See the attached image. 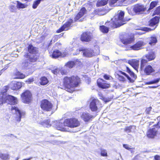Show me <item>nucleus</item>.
Masks as SVG:
<instances>
[{
  "label": "nucleus",
  "instance_id": "31",
  "mask_svg": "<svg viewBox=\"0 0 160 160\" xmlns=\"http://www.w3.org/2000/svg\"><path fill=\"white\" fill-rule=\"evenodd\" d=\"M41 124L44 127H50L51 125L49 120H47L44 121L42 122H41Z\"/></svg>",
  "mask_w": 160,
  "mask_h": 160
},
{
  "label": "nucleus",
  "instance_id": "19",
  "mask_svg": "<svg viewBox=\"0 0 160 160\" xmlns=\"http://www.w3.org/2000/svg\"><path fill=\"white\" fill-rule=\"evenodd\" d=\"M106 81L101 78H99L97 81L98 87L102 88H106L110 87V85L106 83Z\"/></svg>",
  "mask_w": 160,
  "mask_h": 160
},
{
  "label": "nucleus",
  "instance_id": "57",
  "mask_svg": "<svg viewBox=\"0 0 160 160\" xmlns=\"http://www.w3.org/2000/svg\"><path fill=\"white\" fill-rule=\"evenodd\" d=\"M19 159V158H17L15 160H18Z\"/></svg>",
  "mask_w": 160,
  "mask_h": 160
},
{
  "label": "nucleus",
  "instance_id": "52",
  "mask_svg": "<svg viewBox=\"0 0 160 160\" xmlns=\"http://www.w3.org/2000/svg\"><path fill=\"white\" fill-rule=\"evenodd\" d=\"M118 0H110V2L112 4H114L116 3Z\"/></svg>",
  "mask_w": 160,
  "mask_h": 160
},
{
  "label": "nucleus",
  "instance_id": "36",
  "mask_svg": "<svg viewBox=\"0 0 160 160\" xmlns=\"http://www.w3.org/2000/svg\"><path fill=\"white\" fill-rule=\"evenodd\" d=\"M42 0H37L36 1L34 2L32 5V8L33 9H36L37 8L38 6Z\"/></svg>",
  "mask_w": 160,
  "mask_h": 160
},
{
  "label": "nucleus",
  "instance_id": "27",
  "mask_svg": "<svg viewBox=\"0 0 160 160\" xmlns=\"http://www.w3.org/2000/svg\"><path fill=\"white\" fill-rule=\"evenodd\" d=\"M0 158L2 160H8L9 159V156L7 153H0Z\"/></svg>",
  "mask_w": 160,
  "mask_h": 160
},
{
  "label": "nucleus",
  "instance_id": "33",
  "mask_svg": "<svg viewBox=\"0 0 160 160\" xmlns=\"http://www.w3.org/2000/svg\"><path fill=\"white\" fill-rule=\"evenodd\" d=\"M17 7L18 8H24L27 7L24 4L18 1H17Z\"/></svg>",
  "mask_w": 160,
  "mask_h": 160
},
{
  "label": "nucleus",
  "instance_id": "45",
  "mask_svg": "<svg viewBox=\"0 0 160 160\" xmlns=\"http://www.w3.org/2000/svg\"><path fill=\"white\" fill-rule=\"evenodd\" d=\"M132 128V126H130L127 127L125 129V131L128 133H129L131 132V129Z\"/></svg>",
  "mask_w": 160,
  "mask_h": 160
},
{
  "label": "nucleus",
  "instance_id": "41",
  "mask_svg": "<svg viewBox=\"0 0 160 160\" xmlns=\"http://www.w3.org/2000/svg\"><path fill=\"white\" fill-rule=\"evenodd\" d=\"M101 155L102 156H107V152L105 150H101Z\"/></svg>",
  "mask_w": 160,
  "mask_h": 160
},
{
  "label": "nucleus",
  "instance_id": "39",
  "mask_svg": "<svg viewBox=\"0 0 160 160\" xmlns=\"http://www.w3.org/2000/svg\"><path fill=\"white\" fill-rule=\"evenodd\" d=\"M103 77L104 79L107 80H113V78L110 75H108L107 74H105L104 76Z\"/></svg>",
  "mask_w": 160,
  "mask_h": 160
},
{
  "label": "nucleus",
  "instance_id": "16",
  "mask_svg": "<svg viewBox=\"0 0 160 160\" xmlns=\"http://www.w3.org/2000/svg\"><path fill=\"white\" fill-rule=\"evenodd\" d=\"M73 20L72 19H69L65 24L63 25L57 31V32L59 33L64 30L67 31L68 30Z\"/></svg>",
  "mask_w": 160,
  "mask_h": 160
},
{
  "label": "nucleus",
  "instance_id": "11",
  "mask_svg": "<svg viewBox=\"0 0 160 160\" xmlns=\"http://www.w3.org/2000/svg\"><path fill=\"white\" fill-rule=\"evenodd\" d=\"M11 110L12 113H15L16 114V119L17 121H20L21 118L24 117L25 114V112L20 111L15 106H12Z\"/></svg>",
  "mask_w": 160,
  "mask_h": 160
},
{
  "label": "nucleus",
  "instance_id": "9",
  "mask_svg": "<svg viewBox=\"0 0 160 160\" xmlns=\"http://www.w3.org/2000/svg\"><path fill=\"white\" fill-rule=\"evenodd\" d=\"M64 125L71 128H74L78 127L80 125V123L75 118L67 119L64 121Z\"/></svg>",
  "mask_w": 160,
  "mask_h": 160
},
{
  "label": "nucleus",
  "instance_id": "4",
  "mask_svg": "<svg viewBox=\"0 0 160 160\" xmlns=\"http://www.w3.org/2000/svg\"><path fill=\"white\" fill-rule=\"evenodd\" d=\"M80 82V78L77 76H72L71 78L66 77L63 79L64 85L68 88L76 87Z\"/></svg>",
  "mask_w": 160,
  "mask_h": 160
},
{
  "label": "nucleus",
  "instance_id": "14",
  "mask_svg": "<svg viewBox=\"0 0 160 160\" xmlns=\"http://www.w3.org/2000/svg\"><path fill=\"white\" fill-rule=\"evenodd\" d=\"M41 107L44 110L47 111H50L52 110V105L48 100L45 99L42 101L41 104Z\"/></svg>",
  "mask_w": 160,
  "mask_h": 160
},
{
  "label": "nucleus",
  "instance_id": "15",
  "mask_svg": "<svg viewBox=\"0 0 160 160\" xmlns=\"http://www.w3.org/2000/svg\"><path fill=\"white\" fill-rule=\"evenodd\" d=\"M92 37V34L90 32H85L82 34L81 40L82 41L88 42L91 40Z\"/></svg>",
  "mask_w": 160,
  "mask_h": 160
},
{
  "label": "nucleus",
  "instance_id": "42",
  "mask_svg": "<svg viewBox=\"0 0 160 160\" xmlns=\"http://www.w3.org/2000/svg\"><path fill=\"white\" fill-rule=\"evenodd\" d=\"M160 80V78H158L154 80H153L150 82L149 83H150V84H151L156 83H157L158 82H159V81Z\"/></svg>",
  "mask_w": 160,
  "mask_h": 160
},
{
  "label": "nucleus",
  "instance_id": "47",
  "mask_svg": "<svg viewBox=\"0 0 160 160\" xmlns=\"http://www.w3.org/2000/svg\"><path fill=\"white\" fill-rule=\"evenodd\" d=\"M118 79L120 81L124 82L125 81V78L123 76L120 75H118Z\"/></svg>",
  "mask_w": 160,
  "mask_h": 160
},
{
  "label": "nucleus",
  "instance_id": "1",
  "mask_svg": "<svg viewBox=\"0 0 160 160\" xmlns=\"http://www.w3.org/2000/svg\"><path fill=\"white\" fill-rule=\"evenodd\" d=\"M124 12L121 11H118L114 17L112 18L110 22H107L105 25H108L111 27L117 28L125 23L126 20L124 19Z\"/></svg>",
  "mask_w": 160,
  "mask_h": 160
},
{
  "label": "nucleus",
  "instance_id": "23",
  "mask_svg": "<svg viewBox=\"0 0 160 160\" xmlns=\"http://www.w3.org/2000/svg\"><path fill=\"white\" fill-rule=\"evenodd\" d=\"M128 63L138 72L139 67V61L136 59H132L128 61Z\"/></svg>",
  "mask_w": 160,
  "mask_h": 160
},
{
  "label": "nucleus",
  "instance_id": "60",
  "mask_svg": "<svg viewBox=\"0 0 160 160\" xmlns=\"http://www.w3.org/2000/svg\"><path fill=\"white\" fill-rule=\"evenodd\" d=\"M11 7H14V6H11Z\"/></svg>",
  "mask_w": 160,
  "mask_h": 160
},
{
  "label": "nucleus",
  "instance_id": "30",
  "mask_svg": "<svg viewBox=\"0 0 160 160\" xmlns=\"http://www.w3.org/2000/svg\"><path fill=\"white\" fill-rule=\"evenodd\" d=\"M146 58L148 61L153 60L155 58L154 54L153 52H151L147 55L146 56Z\"/></svg>",
  "mask_w": 160,
  "mask_h": 160
},
{
  "label": "nucleus",
  "instance_id": "53",
  "mask_svg": "<svg viewBox=\"0 0 160 160\" xmlns=\"http://www.w3.org/2000/svg\"><path fill=\"white\" fill-rule=\"evenodd\" d=\"M8 67V65H6L5 67H4V68L3 69H2V70H3V72L5 70H6V69H7Z\"/></svg>",
  "mask_w": 160,
  "mask_h": 160
},
{
  "label": "nucleus",
  "instance_id": "29",
  "mask_svg": "<svg viewBox=\"0 0 160 160\" xmlns=\"http://www.w3.org/2000/svg\"><path fill=\"white\" fill-rule=\"evenodd\" d=\"M100 29L104 33H107L109 31V28L104 25L100 26Z\"/></svg>",
  "mask_w": 160,
  "mask_h": 160
},
{
  "label": "nucleus",
  "instance_id": "7",
  "mask_svg": "<svg viewBox=\"0 0 160 160\" xmlns=\"http://www.w3.org/2000/svg\"><path fill=\"white\" fill-rule=\"evenodd\" d=\"M147 61L144 59H142L141 61L140 69L141 71H144L146 75H151L152 73L155 71V67L150 65H147L144 68Z\"/></svg>",
  "mask_w": 160,
  "mask_h": 160
},
{
  "label": "nucleus",
  "instance_id": "24",
  "mask_svg": "<svg viewBox=\"0 0 160 160\" xmlns=\"http://www.w3.org/2000/svg\"><path fill=\"white\" fill-rule=\"evenodd\" d=\"M81 117L85 122H88L92 117V115L87 112L82 113Z\"/></svg>",
  "mask_w": 160,
  "mask_h": 160
},
{
  "label": "nucleus",
  "instance_id": "51",
  "mask_svg": "<svg viewBox=\"0 0 160 160\" xmlns=\"http://www.w3.org/2000/svg\"><path fill=\"white\" fill-rule=\"evenodd\" d=\"M154 159L155 160H160V156L156 155L154 156Z\"/></svg>",
  "mask_w": 160,
  "mask_h": 160
},
{
  "label": "nucleus",
  "instance_id": "2",
  "mask_svg": "<svg viewBox=\"0 0 160 160\" xmlns=\"http://www.w3.org/2000/svg\"><path fill=\"white\" fill-rule=\"evenodd\" d=\"M28 50L30 53H26L24 55V57L28 60L27 62L22 64L24 68L28 66V61L30 62H35L37 59V57L36 54L38 52V48L34 47L32 45H29L28 46Z\"/></svg>",
  "mask_w": 160,
  "mask_h": 160
},
{
  "label": "nucleus",
  "instance_id": "38",
  "mask_svg": "<svg viewBox=\"0 0 160 160\" xmlns=\"http://www.w3.org/2000/svg\"><path fill=\"white\" fill-rule=\"evenodd\" d=\"M152 108L150 107L147 108L146 110V112L147 114H153V112L152 111Z\"/></svg>",
  "mask_w": 160,
  "mask_h": 160
},
{
  "label": "nucleus",
  "instance_id": "46",
  "mask_svg": "<svg viewBox=\"0 0 160 160\" xmlns=\"http://www.w3.org/2000/svg\"><path fill=\"white\" fill-rule=\"evenodd\" d=\"M51 143L54 145H55V144L58 145V144H60L61 143V142H60V141H57L55 140V141H51Z\"/></svg>",
  "mask_w": 160,
  "mask_h": 160
},
{
  "label": "nucleus",
  "instance_id": "59",
  "mask_svg": "<svg viewBox=\"0 0 160 160\" xmlns=\"http://www.w3.org/2000/svg\"><path fill=\"white\" fill-rule=\"evenodd\" d=\"M28 0H22V1H28Z\"/></svg>",
  "mask_w": 160,
  "mask_h": 160
},
{
  "label": "nucleus",
  "instance_id": "21",
  "mask_svg": "<svg viewBox=\"0 0 160 160\" xmlns=\"http://www.w3.org/2000/svg\"><path fill=\"white\" fill-rule=\"evenodd\" d=\"M145 43L142 41H139L133 45L131 46L130 48L131 49L134 50H138L141 49L142 46L144 45Z\"/></svg>",
  "mask_w": 160,
  "mask_h": 160
},
{
  "label": "nucleus",
  "instance_id": "32",
  "mask_svg": "<svg viewBox=\"0 0 160 160\" xmlns=\"http://www.w3.org/2000/svg\"><path fill=\"white\" fill-rule=\"evenodd\" d=\"M157 42L156 37L155 36L151 37L150 38V41L149 44H154Z\"/></svg>",
  "mask_w": 160,
  "mask_h": 160
},
{
  "label": "nucleus",
  "instance_id": "25",
  "mask_svg": "<svg viewBox=\"0 0 160 160\" xmlns=\"http://www.w3.org/2000/svg\"><path fill=\"white\" fill-rule=\"evenodd\" d=\"M51 56L52 58H57L59 56L64 57L65 55L64 54H62L59 50H56L53 52Z\"/></svg>",
  "mask_w": 160,
  "mask_h": 160
},
{
  "label": "nucleus",
  "instance_id": "13",
  "mask_svg": "<svg viewBox=\"0 0 160 160\" xmlns=\"http://www.w3.org/2000/svg\"><path fill=\"white\" fill-rule=\"evenodd\" d=\"M22 102L24 103H28L32 99V94L30 92L27 90L23 92L21 95Z\"/></svg>",
  "mask_w": 160,
  "mask_h": 160
},
{
  "label": "nucleus",
  "instance_id": "17",
  "mask_svg": "<svg viewBox=\"0 0 160 160\" xmlns=\"http://www.w3.org/2000/svg\"><path fill=\"white\" fill-rule=\"evenodd\" d=\"M54 123L56 124V127L58 130L63 131H68V129L64 128L65 126H66L64 125V122L61 120L58 122L56 121L54 122Z\"/></svg>",
  "mask_w": 160,
  "mask_h": 160
},
{
  "label": "nucleus",
  "instance_id": "18",
  "mask_svg": "<svg viewBox=\"0 0 160 160\" xmlns=\"http://www.w3.org/2000/svg\"><path fill=\"white\" fill-rule=\"evenodd\" d=\"M120 40L125 45L129 44L134 41L133 38H127L126 35L121 36L120 37Z\"/></svg>",
  "mask_w": 160,
  "mask_h": 160
},
{
  "label": "nucleus",
  "instance_id": "28",
  "mask_svg": "<svg viewBox=\"0 0 160 160\" xmlns=\"http://www.w3.org/2000/svg\"><path fill=\"white\" fill-rule=\"evenodd\" d=\"M48 82L47 78L44 77H42L40 79V83L42 85H45L47 84Z\"/></svg>",
  "mask_w": 160,
  "mask_h": 160
},
{
  "label": "nucleus",
  "instance_id": "12",
  "mask_svg": "<svg viewBox=\"0 0 160 160\" xmlns=\"http://www.w3.org/2000/svg\"><path fill=\"white\" fill-rule=\"evenodd\" d=\"M126 70L127 72L130 74L131 77L132 78L130 77L127 74L124 72L120 71V72L127 77L130 82L132 83L134 82L135 80L137 78L136 75L133 72H132L127 67Z\"/></svg>",
  "mask_w": 160,
  "mask_h": 160
},
{
  "label": "nucleus",
  "instance_id": "49",
  "mask_svg": "<svg viewBox=\"0 0 160 160\" xmlns=\"http://www.w3.org/2000/svg\"><path fill=\"white\" fill-rule=\"evenodd\" d=\"M123 147L126 149H128V150H130L131 149V148L129 147V145L127 144H123Z\"/></svg>",
  "mask_w": 160,
  "mask_h": 160
},
{
  "label": "nucleus",
  "instance_id": "35",
  "mask_svg": "<svg viewBox=\"0 0 160 160\" xmlns=\"http://www.w3.org/2000/svg\"><path fill=\"white\" fill-rule=\"evenodd\" d=\"M87 10L85 8L83 7L80 10V12L78 13V15L80 14L81 16H82L86 13Z\"/></svg>",
  "mask_w": 160,
  "mask_h": 160
},
{
  "label": "nucleus",
  "instance_id": "40",
  "mask_svg": "<svg viewBox=\"0 0 160 160\" xmlns=\"http://www.w3.org/2000/svg\"><path fill=\"white\" fill-rule=\"evenodd\" d=\"M17 75L18 76L17 78L21 79L24 78L25 77L24 75L21 73L20 72H18L17 73Z\"/></svg>",
  "mask_w": 160,
  "mask_h": 160
},
{
  "label": "nucleus",
  "instance_id": "50",
  "mask_svg": "<svg viewBox=\"0 0 160 160\" xmlns=\"http://www.w3.org/2000/svg\"><path fill=\"white\" fill-rule=\"evenodd\" d=\"M33 80L32 78V79H28L26 81V82H27L28 83H31L32 82H33Z\"/></svg>",
  "mask_w": 160,
  "mask_h": 160
},
{
  "label": "nucleus",
  "instance_id": "8",
  "mask_svg": "<svg viewBox=\"0 0 160 160\" xmlns=\"http://www.w3.org/2000/svg\"><path fill=\"white\" fill-rule=\"evenodd\" d=\"M101 107V104L99 101L96 99H92L89 104L90 109L92 112L99 111Z\"/></svg>",
  "mask_w": 160,
  "mask_h": 160
},
{
  "label": "nucleus",
  "instance_id": "6",
  "mask_svg": "<svg viewBox=\"0 0 160 160\" xmlns=\"http://www.w3.org/2000/svg\"><path fill=\"white\" fill-rule=\"evenodd\" d=\"M146 10V7L142 4H140L135 5L132 8H127L128 13L132 15L142 14Z\"/></svg>",
  "mask_w": 160,
  "mask_h": 160
},
{
  "label": "nucleus",
  "instance_id": "37",
  "mask_svg": "<svg viewBox=\"0 0 160 160\" xmlns=\"http://www.w3.org/2000/svg\"><path fill=\"white\" fill-rule=\"evenodd\" d=\"M157 2L155 1H152L151 2L149 8V10H151L153 8L157 5Z\"/></svg>",
  "mask_w": 160,
  "mask_h": 160
},
{
  "label": "nucleus",
  "instance_id": "55",
  "mask_svg": "<svg viewBox=\"0 0 160 160\" xmlns=\"http://www.w3.org/2000/svg\"><path fill=\"white\" fill-rule=\"evenodd\" d=\"M137 33H138V34H143V33H144V32H137Z\"/></svg>",
  "mask_w": 160,
  "mask_h": 160
},
{
  "label": "nucleus",
  "instance_id": "56",
  "mask_svg": "<svg viewBox=\"0 0 160 160\" xmlns=\"http://www.w3.org/2000/svg\"><path fill=\"white\" fill-rule=\"evenodd\" d=\"M61 74H62V75H63V74H65V73H64V72H62V71H61Z\"/></svg>",
  "mask_w": 160,
  "mask_h": 160
},
{
  "label": "nucleus",
  "instance_id": "48",
  "mask_svg": "<svg viewBox=\"0 0 160 160\" xmlns=\"http://www.w3.org/2000/svg\"><path fill=\"white\" fill-rule=\"evenodd\" d=\"M82 17V16H81L80 14H79V15H78V13L77 14V15L75 17V18H74L75 20V21H76L78 20Z\"/></svg>",
  "mask_w": 160,
  "mask_h": 160
},
{
  "label": "nucleus",
  "instance_id": "34",
  "mask_svg": "<svg viewBox=\"0 0 160 160\" xmlns=\"http://www.w3.org/2000/svg\"><path fill=\"white\" fill-rule=\"evenodd\" d=\"M75 64V62L74 61H70L66 63L65 66L68 68H72L74 66Z\"/></svg>",
  "mask_w": 160,
  "mask_h": 160
},
{
  "label": "nucleus",
  "instance_id": "20",
  "mask_svg": "<svg viewBox=\"0 0 160 160\" xmlns=\"http://www.w3.org/2000/svg\"><path fill=\"white\" fill-rule=\"evenodd\" d=\"M10 87L13 90L19 89L22 86V83L20 82L12 81L10 85Z\"/></svg>",
  "mask_w": 160,
  "mask_h": 160
},
{
  "label": "nucleus",
  "instance_id": "44",
  "mask_svg": "<svg viewBox=\"0 0 160 160\" xmlns=\"http://www.w3.org/2000/svg\"><path fill=\"white\" fill-rule=\"evenodd\" d=\"M155 14L158 15L160 14V6L157 8L155 11Z\"/></svg>",
  "mask_w": 160,
  "mask_h": 160
},
{
  "label": "nucleus",
  "instance_id": "61",
  "mask_svg": "<svg viewBox=\"0 0 160 160\" xmlns=\"http://www.w3.org/2000/svg\"><path fill=\"white\" fill-rule=\"evenodd\" d=\"M155 87V86H154V87H153L154 88H156V87Z\"/></svg>",
  "mask_w": 160,
  "mask_h": 160
},
{
  "label": "nucleus",
  "instance_id": "3",
  "mask_svg": "<svg viewBox=\"0 0 160 160\" xmlns=\"http://www.w3.org/2000/svg\"><path fill=\"white\" fill-rule=\"evenodd\" d=\"M7 87H5V91L0 94V105L3 103H7L9 104L15 105L18 103L17 99L11 95H7L6 92L7 91Z\"/></svg>",
  "mask_w": 160,
  "mask_h": 160
},
{
  "label": "nucleus",
  "instance_id": "22",
  "mask_svg": "<svg viewBox=\"0 0 160 160\" xmlns=\"http://www.w3.org/2000/svg\"><path fill=\"white\" fill-rule=\"evenodd\" d=\"M158 132V127L153 128L150 129L147 133V136L150 138H153L157 134Z\"/></svg>",
  "mask_w": 160,
  "mask_h": 160
},
{
  "label": "nucleus",
  "instance_id": "62",
  "mask_svg": "<svg viewBox=\"0 0 160 160\" xmlns=\"http://www.w3.org/2000/svg\"><path fill=\"white\" fill-rule=\"evenodd\" d=\"M17 55V56H18V55Z\"/></svg>",
  "mask_w": 160,
  "mask_h": 160
},
{
  "label": "nucleus",
  "instance_id": "54",
  "mask_svg": "<svg viewBox=\"0 0 160 160\" xmlns=\"http://www.w3.org/2000/svg\"><path fill=\"white\" fill-rule=\"evenodd\" d=\"M3 72V70H1L0 71V75L2 74V73Z\"/></svg>",
  "mask_w": 160,
  "mask_h": 160
},
{
  "label": "nucleus",
  "instance_id": "58",
  "mask_svg": "<svg viewBox=\"0 0 160 160\" xmlns=\"http://www.w3.org/2000/svg\"><path fill=\"white\" fill-rule=\"evenodd\" d=\"M158 130L159 131H160V127H159V128L158 129Z\"/></svg>",
  "mask_w": 160,
  "mask_h": 160
},
{
  "label": "nucleus",
  "instance_id": "26",
  "mask_svg": "<svg viewBox=\"0 0 160 160\" xmlns=\"http://www.w3.org/2000/svg\"><path fill=\"white\" fill-rule=\"evenodd\" d=\"M108 0H101L98 2L97 6L98 7H101L106 5Z\"/></svg>",
  "mask_w": 160,
  "mask_h": 160
},
{
  "label": "nucleus",
  "instance_id": "5",
  "mask_svg": "<svg viewBox=\"0 0 160 160\" xmlns=\"http://www.w3.org/2000/svg\"><path fill=\"white\" fill-rule=\"evenodd\" d=\"M97 49L95 52L91 48H79L77 50V53H73L74 55H77L80 52H82L83 56L86 57H91L93 56L98 54L100 53V51L98 47H96Z\"/></svg>",
  "mask_w": 160,
  "mask_h": 160
},
{
  "label": "nucleus",
  "instance_id": "43",
  "mask_svg": "<svg viewBox=\"0 0 160 160\" xmlns=\"http://www.w3.org/2000/svg\"><path fill=\"white\" fill-rule=\"evenodd\" d=\"M60 71V70L59 68H57L55 69L54 70H52V73H53L54 74H57V73H59Z\"/></svg>",
  "mask_w": 160,
  "mask_h": 160
},
{
  "label": "nucleus",
  "instance_id": "10",
  "mask_svg": "<svg viewBox=\"0 0 160 160\" xmlns=\"http://www.w3.org/2000/svg\"><path fill=\"white\" fill-rule=\"evenodd\" d=\"M159 17L156 16L151 19L149 22V26L151 27H154L155 26V27L153 28H150L147 27L142 28L141 30L143 31L148 32L151 30H153L156 28L157 26V24L159 22Z\"/></svg>",
  "mask_w": 160,
  "mask_h": 160
}]
</instances>
